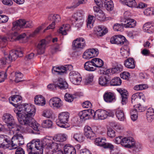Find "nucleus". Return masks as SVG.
<instances>
[{
  "label": "nucleus",
  "mask_w": 154,
  "mask_h": 154,
  "mask_svg": "<svg viewBox=\"0 0 154 154\" xmlns=\"http://www.w3.org/2000/svg\"><path fill=\"white\" fill-rule=\"evenodd\" d=\"M32 142L34 143L35 151H39L41 153H43V148L44 146H43L42 141L40 142L39 139H37L33 140Z\"/></svg>",
  "instance_id": "nucleus-23"
},
{
  "label": "nucleus",
  "mask_w": 154,
  "mask_h": 154,
  "mask_svg": "<svg viewBox=\"0 0 154 154\" xmlns=\"http://www.w3.org/2000/svg\"><path fill=\"white\" fill-rule=\"evenodd\" d=\"M107 135L110 138L114 137L116 136L115 131L111 128H109L108 130Z\"/></svg>",
  "instance_id": "nucleus-61"
},
{
  "label": "nucleus",
  "mask_w": 154,
  "mask_h": 154,
  "mask_svg": "<svg viewBox=\"0 0 154 154\" xmlns=\"http://www.w3.org/2000/svg\"><path fill=\"white\" fill-rule=\"evenodd\" d=\"M131 118L134 121L136 120L137 118V112L135 110L132 109L130 111Z\"/></svg>",
  "instance_id": "nucleus-56"
},
{
  "label": "nucleus",
  "mask_w": 154,
  "mask_h": 154,
  "mask_svg": "<svg viewBox=\"0 0 154 154\" xmlns=\"http://www.w3.org/2000/svg\"><path fill=\"white\" fill-rule=\"evenodd\" d=\"M19 112L17 113V118L20 123L22 125H27L34 130L38 131L40 125L32 118L35 115L36 109L33 105L21 106L19 109Z\"/></svg>",
  "instance_id": "nucleus-1"
},
{
  "label": "nucleus",
  "mask_w": 154,
  "mask_h": 154,
  "mask_svg": "<svg viewBox=\"0 0 154 154\" xmlns=\"http://www.w3.org/2000/svg\"><path fill=\"white\" fill-rule=\"evenodd\" d=\"M106 142L105 138L99 137L96 139L94 143L96 145L103 146L104 148H109L112 149L114 148L113 145L109 143H106Z\"/></svg>",
  "instance_id": "nucleus-8"
},
{
  "label": "nucleus",
  "mask_w": 154,
  "mask_h": 154,
  "mask_svg": "<svg viewBox=\"0 0 154 154\" xmlns=\"http://www.w3.org/2000/svg\"><path fill=\"white\" fill-rule=\"evenodd\" d=\"M85 136L88 138L93 140L95 137V135L92 130L88 131V133H85Z\"/></svg>",
  "instance_id": "nucleus-53"
},
{
  "label": "nucleus",
  "mask_w": 154,
  "mask_h": 154,
  "mask_svg": "<svg viewBox=\"0 0 154 154\" xmlns=\"http://www.w3.org/2000/svg\"><path fill=\"white\" fill-rule=\"evenodd\" d=\"M52 125V122L50 120H44L42 123V125L43 128H51Z\"/></svg>",
  "instance_id": "nucleus-47"
},
{
  "label": "nucleus",
  "mask_w": 154,
  "mask_h": 154,
  "mask_svg": "<svg viewBox=\"0 0 154 154\" xmlns=\"http://www.w3.org/2000/svg\"><path fill=\"white\" fill-rule=\"evenodd\" d=\"M120 1L125 3L126 5L130 7H135L137 5L135 0H120Z\"/></svg>",
  "instance_id": "nucleus-41"
},
{
  "label": "nucleus",
  "mask_w": 154,
  "mask_h": 154,
  "mask_svg": "<svg viewBox=\"0 0 154 154\" xmlns=\"http://www.w3.org/2000/svg\"><path fill=\"white\" fill-rule=\"evenodd\" d=\"M116 115L118 119L120 121H124L125 119L123 111L120 108H118L116 110Z\"/></svg>",
  "instance_id": "nucleus-32"
},
{
  "label": "nucleus",
  "mask_w": 154,
  "mask_h": 154,
  "mask_svg": "<svg viewBox=\"0 0 154 154\" xmlns=\"http://www.w3.org/2000/svg\"><path fill=\"white\" fill-rule=\"evenodd\" d=\"M109 81L107 77L106 76L102 75L100 76L98 80L99 84L102 86H106L107 82Z\"/></svg>",
  "instance_id": "nucleus-42"
},
{
  "label": "nucleus",
  "mask_w": 154,
  "mask_h": 154,
  "mask_svg": "<svg viewBox=\"0 0 154 154\" xmlns=\"http://www.w3.org/2000/svg\"><path fill=\"white\" fill-rule=\"evenodd\" d=\"M95 20V17L92 15H89L87 20V28L90 29L93 26L94 22Z\"/></svg>",
  "instance_id": "nucleus-34"
},
{
  "label": "nucleus",
  "mask_w": 154,
  "mask_h": 154,
  "mask_svg": "<svg viewBox=\"0 0 154 154\" xmlns=\"http://www.w3.org/2000/svg\"><path fill=\"white\" fill-rule=\"evenodd\" d=\"M11 36H9L8 38H6L5 36H0V42L3 44L5 43L7 41L9 40L11 41Z\"/></svg>",
  "instance_id": "nucleus-59"
},
{
  "label": "nucleus",
  "mask_w": 154,
  "mask_h": 154,
  "mask_svg": "<svg viewBox=\"0 0 154 154\" xmlns=\"http://www.w3.org/2000/svg\"><path fill=\"white\" fill-rule=\"evenodd\" d=\"M129 43L126 39L125 37L121 35H119V44L120 45H123V46H125L128 45Z\"/></svg>",
  "instance_id": "nucleus-43"
},
{
  "label": "nucleus",
  "mask_w": 154,
  "mask_h": 154,
  "mask_svg": "<svg viewBox=\"0 0 154 154\" xmlns=\"http://www.w3.org/2000/svg\"><path fill=\"white\" fill-rule=\"evenodd\" d=\"M35 103L38 106H43L46 104V101L44 97L41 95L35 96L34 98Z\"/></svg>",
  "instance_id": "nucleus-19"
},
{
  "label": "nucleus",
  "mask_w": 154,
  "mask_h": 154,
  "mask_svg": "<svg viewBox=\"0 0 154 154\" xmlns=\"http://www.w3.org/2000/svg\"><path fill=\"white\" fill-rule=\"evenodd\" d=\"M70 28V26L69 24L63 25L60 28L58 32L63 35H66L67 34L66 31H69Z\"/></svg>",
  "instance_id": "nucleus-36"
},
{
  "label": "nucleus",
  "mask_w": 154,
  "mask_h": 154,
  "mask_svg": "<svg viewBox=\"0 0 154 154\" xmlns=\"http://www.w3.org/2000/svg\"><path fill=\"white\" fill-rule=\"evenodd\" d=\"M66 67L62 68L57 67H54L52 69V72L53 74L62 75L66 73Z\"/></svg>",
  "instance_id": "nucleus-25"
},
{
  "label": "nucleus",
  "mask_w": 154,
  "mask_h": 154,
  "mask_svg": "<svg viewBox=\"0 0 154 154\" xmlns=\"http://www.w3.org/2000/svg\"><path fill=\"white\" fill-rule=\"evenodd\" d=\"M2 120L8 126L15 128L14 129H16L17 131L20 130L21 128L19 125L16 124L13 116L10 114H4L2 117Z\"/></svg>",
  "instance_id": "nucleus-4"
},
{
  "label": "nucleus",
  "mask_w": 154,
  "mask_h": 154,
  "mask_svg": "<svg viewBox=\"0 0 154 154\" xmlns=\"http://www.w3.org/2000/svg\"><path fill=\"white\" fill-rule=\"evenodd\" d=\"M81 76L79 73L75 71H71L69 74V78L71 81L73 80L78 77Z\"/></svg>",
  "instance_id": "nucleus-45"
},
{
  "label": "nucleus",
  "mask_w": 154,
  "mask_h": 154,
  "mask_svg": "<svg viewBox=\"0 0 154 154\" xmlns=\"http://www.w3.org/2000/svg\"><path fill=\"white\" fill-rule=\"evenodd\" d=\"M48 19L50 20L54 21L55 23V22H58L60 20V17L58 14H51L49 16Z\"/></svg>",
  "instance_id": "nucleus-44"
},
{
  "label": "nucleus",
  "mask_w": 154,
  "mask_h": 154,
  "mask_svg": "<svg viewBox=\"0 0 154 154\" xmlns=\"http://www.w3.org/2000/svg\"><path fill=\"white\" fill-rule=\"evenodd\" d=\"M84 67L86 70L89 71H94L96 70V68L94 66L92 60L85 63Z\"/></svg>",
  "instance_id": "nucleus-26"
},
{
  "label": "nucleus",
  "mask_w": 154,
  "mask_h": 154,
  "mask_svg": "<svg viewBox=\"0 0 154 154\" xmlns=\"http://www.w3.org/2000/svg\"><path fill=\"white\" fill-rule=\"evenodd\" d=\"M73 48L75 50L83 48L85 46V42L82 38H76L72 42Z\"/></svg>",
  "instance_id": "nucleus-10"
},
{
  "label": "nucleus",
  "mask_w": 154,
  "mask_h": 154,
  "mask_svg": "<svg viewBox=\"0 0 154 154\" xmlns=\"http://www.w3.org/2000/svg\"><path fill=\"white\" fill-rule=\"evenodd\" d=\"M53 138L49 137L46 136L42 140L43 146L47 148H50L53 149V145L54 143H58L53 142L52 141Z\"/></svg>",
  "instance_id": "nucleus-15"
},
{
  "label": "nucleus",
  "mask_w": 154,
  "mask_h": 154,
  "mask_svg": "<svg viewBox=\"0 0 154 154\" xmlns=\"http://www.w3.org/2000/svg\"><path fill=\"white\" fill-rule=\"evenodd\" d=\"M129 51L128 45H127L122 47L120 52L122 57L124 58H127L129 55Z\"/></svg>",
  "instance_id": "nucleus-30"
},
{
  "label": "nucleus",
  "mask_w": 154,
  "mask_h": 154,
  "mask_svg": "<svg viewBox=\"0 0 154 154\" xmlns=\"http://www.w3.org/2000/svg\"><path fill=\"white\" fill-rule=\"evenodd\" d=\"M9 100L10 103L16 107L14 111V112L16 113L17 116V113L19 112V109L21 106H25L26 104L31 105L30 104L26 103H23L20 105L19 104L20 103H18V102L22 100V97L18 95L12 96L9 97Z\"/></svg>",
  "instance_id": "nucleus-5"
},
{
  "label": "nucleus",
  "mask_w": 154,
  "mask_h": 154,
  "mask_svg": "<svg viewBox=\"0 0 154 154\" xmlns=\"http://www.w3.org/2000/svg\"><path fill=\"white\" fill-rule=\"evenodd\" d=\"M67 135L65 134H59L56 135L54 138V140L57 142H63L66 140Z\"/></svg>",
  "instance_id": "nucleus-35"
},
{
  "label": "nucleus",
  "mask_w": 154,
  "mask_h": 154,
  "mask_svg": "<svg viewBox=\"0 0 154 154\" xmlns=\"http://www.w3.org/2000/svg\"><path fill=\"white\" fill-rule=\"evenodd\" d=\"M108 29L102 26H98L95 27L94 33L97 36H102L108 32Z\"/></svg>",
  "instance_id": "nucleus-16"
},
{
  "label": "nucleus",
  "mask_w": 154,
  "mask_h": 154,
  "mask_svg": "<svg viewBox=\"0 0 154 154\" xmlns=\"http://www.w3.org/2000/svg\"><path fill=\"white\" fill-rule=\"evenodd\" d=\"M75 26L78 28L81 27L83 25L84 22L83 19H79V18L77 17L75 19Z\"/></svg>",
  "instance_id": "nucleus-54"
},
{
  "label": "nucleus",
  "mask_w": 154,
  "mask_h": 154,
  "mask_svg": "<svg viewBox=\"0 0 154 154\" xmlns=\"http://www.w3.org/2000/svg\"><path fill=\"white\" fill-rule=\"evenodd\" d=\"M129 12H125L124 13L125 19H124L123 26L125 28H134L136 25V22L133 19L129 18Z\"/></svg>",
  "instance_id": "nucleus-6"
},
{
  "label": "nucleus",
  "mask_w": 154,
  "mask_h": 154,
  "mask_svg": "<svg viewBox=\"0 0 154 154\" xmlns=\"http://www.w3.org/2000/svg\"><path fill=\"white\" fill-rule=\"evenodd\" d=\"M122 66L120 64H119L112 68L111 69V71L113 73H118L122 71Z\"/></svg>",
  "instance_id": "nucleus-48"
},
{
  "label": "nucleus",
  "mask_w": 154,
  "mask_h": 154,
  "mask_svg": "<svg viewBox=\"0 0 154 154\" xmlns=\"http://www.w3.org/2000/svg\"><path fill=\"white\" fill-rule=\"evenodd\" d=\"M134 150L136 152H138L140 151L142 149V146L139 143H135L134 144V147H133Z\"/></svg>",
  "instance_id": "nucleus-57"
},
{
  "label": "nucleus",
  "mask_w": 154,
  "mask_h": 154,
  "mask_svg": "<svg viewBox=\"0 0 154 154\" xmlns=\"http://www.w3.org/2000/svg\"><path fill=\"white\" fill-rule=\"evenodd\" d=\"M77 97L75 94H72L69 93H66L64 96L65 100L67 102H71L73 100Z\"/></svg>",
  "instance_id": "nucleus-38"
},
{
  "label": "nucleus",
  "mask_w": 154,
  "mask_h": 154,
  "mask_svg": "<svg viewBox=\"0 0 154 154\" xmlns=\"http://www.w3.org/2000/svg\"><path fill=\"white\" fill-rule=\"evenodd\" d=\"M103 98L105 101L107 103H111L115 101L114 94L110 92L105 93L103 95Z\"/></svg>",
  "instance_id": "nucleus-21"
},
{
  "label": "nucleus",
  "mask_w": 154,
  "mask_h": 154,
  "mask_svg": "<svg viewBox=\"0 0 154 154\" xmlns=\"http://www.w3.org/2000/svg\"><path fill=\"white\" fill-rule=\"evenodd\" d=\"M11 41L14 40H21L23 39L26 36V34L25 33H23L20 35L16 32H15L11 35Z\"/></svg>",
  "instance_id": "nucleus-28"
},
{
  "label": "nucleus",
  "mask_w": 154,
  "mask_h": 154,
  "mask_svg": "<svg viewBox=\"0 0 154 154\" xmlns=\"http://www.w3.org/2000/svg\"><path fill=\"white\" fill-rule=\"evenodd\" d=\"M3 53L6 57L7 62V63H10L13 61H14L18 57V51L12 50L10 51L9 55L8 56L7 51H4Z\"/></svg>",
  "instance_id": "nucleus-11"
},
{
  "label": "nucleus",
  "mask_w": 154,
  "mask_h": 154,
  "mask_svg": "<svg viewBox=\"0 0 154 154\" xmlns=\"http://www.w3.org/2000/svg\"><path fill=\"white\" fill-rule=\"evenodd\" d=\"M123 24V23H122V24L117 23L115 24L113 27V29L117 31H122L124 27Z\"/></svg>",
  "instance_id": "nucleus-51"
},
{
  "label": "nucleus",
  "mask_w": 154,
  "mask_h": 154,
  "mask_svg": "<svg viewBox=\"0 0 154 154\" xmlns=\"http://www.w3.org/2000/svg\"><path fill=\"white\" fill-rule=\"evenodd\" d=\"M84 14V12L82 10H81L77 11L76 13L75 14L74 17L76 18L78 17L79 19H83V16Z\"/></svg>",
  "instance_id": "nucleus-64"
},
{
  "label": "nucleus",
  "mask_w": 154,
  "mask_h": 154,
  "mask_svg": "<svg viewBox=\"0 0 154 154\" xmlns=\"http://www.w3.org/2000/svg\"><path fill=\"white\" fill-rule=\"evenodd\" d=\"M148 88V85L146 84H142L136 85L134 86V89L135 90L139 91L146 89Z\"/></svg>",
  "instance_id": "nucleus-49"
},
{
  "label": "nucleus",
  "mask_w": 154,
  "mask_h": 154,
  "mask_svg": "<svg viewBox=\"0 0 154 154\" xmlns=\"http://www.w3.org/2000/svg\"><path fill=\"white\" fill-rule=\"evenodd\" d=\"M104 4L105 7L107 10L111 11L113 9L114 4L112 0H105Z\"/></svg>",
  "instance_id": "nucleus-37"
},
{
  "label": "nucleus",
  "mask_w": 154,
  "mask_h": 154,
  "mask_svg": "<svg viewBox=\"0 0 154 154\" xmlns=\"http://www.w3.org/2000/svg\"><path fill=\"white\" fill-rule=\"evenodd\" d=\"M13 131L15 134L11 138V141L8 143L9 144L8 149L10 150H12L17 149L20 145L24 144V139L23 136L20 134H19V131H16V129H14Z\"/></svg>",
  "instance_id": "nucleus-2"
},
{
  "label": "nucleus",
  "mask_w": 154,
  "mask_h": 154,
  "mask_svg": "<svg viewBox=\"0 0 154 154\" xmlns=\"http://www.w3.org/2000/svg\"><path fill=\"white\" fill-rule=\"evenodd\" d=\"M124 65L127 68L133 69L135 67V62L132 58H129L124 61Z\"/></svg>",
  "instance_id": "nucleus-22"
},
{
  "label": "nucleus",
  "mask_w": 154,
  "mask_h": 154,
  "mask_svg": "<svg viewBox=\"0 0 154 154\" xmlns=\"http://www.w3.org/2000/svg\"><path fill=\"white\" fill-rule=\"evenodd\" d=\"M27 150L28 154L35 151L34 143L32 142V140L27 144Z\"/></svg>",
  "instance_id": "nucleus-39"
},
{
  "label": "nucleus",
  "mask_w": 154,
  "mask_h": 154,
  "mask_svg": "<svg viewBox=\"0 0 154 154\" xmlns=\"http://www.w3.org/2000/svg\"><path fill=\"white\" fill-rule=\"evenodd\" d=\"M143 12L144 14L147 16L153 15L154 14L153 11V9L150 8H147Z\"/></svg>",
  "instance_id": "nucleus-63"
},
{
  "label": "nucleus",
  "mask_w": 154,
  "mask_h": 154,
  "mask_svg": "<svg viewBox=\"0 0 154 154\" xmlns=\"http://www.w3.org/2000/svg\"><path fill=\"white\" fill-rule=\"evenodd\" d=\"M73 138L75 140L79 142L83 141L84 139L82 134L79 133L74 134L73 135Z\"/></svg>",
  "instance_id": "nucleus-46"
},
{
  "label": "nucleus",
  "mask_w": 154,
  "mask_h": 154,
  "mask_svg": "<svg viewBox=\"0 0 154 154\" xmlns=\"http://www.w3.org/2000/svg\"><path fill=\"white\" fill-rule=\"evenodd\" d=\"M122 83V80L121 79L117 77H114L110 81V84L111 85L119 86Z\"/></svg>",
  "instance_id": "nucleus-40"
},
{
  "label": "nucleus",
  "mask_w": 154,
  "mask_h": 154,
  "mask_svg": "<svg viewBox=\"0 0 154 154\" xmlns=\"http://www.w3.org/2000/svg\"><path fill=\"white\" fill-rule=\"evenodd\" d=\"M107 111L102 109H98L95 112L94 110L93 119L95 120L104 119L107 117Z\"/></svg>",
  "instance_id": "nucleus-12"
},
{
  "label": "nucleus",
  "mask_w": 154,
  "mask_h": 154,
  "mask_svg": "<svg viewBox=\"0 0 154 154\" xmlns=\"http://www.w3.org/2000/svg\"><path fill=\"white\" fill-rule=\"evenodd\" d=\"M69 114L67 112H60L58 115V119L56 121L57 125L61 128H67L66 124L69 121Z\"/></svg>",
  "instance_id": "nucleus-3"
},
{
  "label": "nucleus",
  "mask_w": 154,
  "mask_h": 154,
  "mask_svg": "<svg viewBox=\"0 0 154 154\" xmlns=\"http://www.w3.org/2000/svg\"><path fill=\"white\" fill-rule=\"evenodd\" d=\"M55 84L57 87L62 89H64L68 87V85L64 79L61 78L58 79Z\"/></svg>",
  "instance_id": "nucleus-20"
},
{
  "label": "nucleus",
  "mask_w": 154,
  "mask_h": 154,
  "mask_svg": "<svg viewBox=\"0 0 154 154\" xmlns=\"http://www.w3.org/2000/svg\"><path fill=\"white\" fill-rule=\"evenodd\" d=\"M97 16L99 20H103L104 19L107 20L105 17V15L103 12L102 10H100L97 13Z\"/></svg>",
  "instance_id": "nucleus-55"
},
{
  "label": "nucleus",
  "mask_w": 154,
  "mask_h": 154,
  "mask_svg": "<svg viewBox=\"0 0 154 154\" xmlns=\"http://www.w3.org/2000/svg\"><path fill=\"white\" fill-rule=\"evenodd\" d=\"M135 108L133 109L134 110H135L136 112H142L143 111L146 109V108L143 107L140 104L137 105L136 106H135Z\"/></svg>",
  "instance_id": "nucleus-60"
},
{
  "label": "nucleus",
  "mask_w": 154,
  "mask_h": 154,
  "mask_svg": "<svg viewBox=\"0 0 154 154\" xmlns=\"http://www.w3.org/2000/svg\"><path fill=\"white\" fill-rule=\"evenodd\" d=\"M135 143L134 140L132 138L130 137L128 145L126 146V148H133V147H134Z\"/></svg>",
  "instance_id": "nucleus-58"
},
{
  "label": "nucleus",
  "mask_w": 154,
  "mask_h": 154,
  "mask_svg": "<svg viewBox=\"0 0 154 154\" xmlns=\"http://www.w3.org/2000/svg\"><path fill=\"white\" fill-rule=\"evenodd\" d=\"M11 138L4 134L0 135V147L4 149L8 148L10 142Z\"/></svg>",
  "instance_id": "nucleus-13"
},
{
  "label": "nucleus",
  "mask_w": 154,
  "mask_h": 154,
  "mask_svg": "<svg viewBox=\"0 0 154 154\" xmlns=\"http://www.w3.org/2000/svg\"><path fill=\"white\" fill-rule=\"evenodd\" d=\"M93 66L95 67L102 68L103 65V61L101 59L97 58H94L92 59Z\"/></svg>",
  "instance_id": "nucleus-27"
},
{
  "label": "nucleus",
  "mask_w": 154,
  "mask_h": 154,
  "mask_svg": "<svg viewBox=\"0 0 154 154\" xmlns=\"http://www.w3.org/2000/svg\"><path fill=\"white\" fill-rule=\"evenodd\" d=\"M61 144L60 143H54L53 145V154H64L63 151L61 149Z\"/></svg>",
  "instance_id": "nucleus-24"
},
{
  "label": "nucleus",
  "mask_w": 154,
  "mask_h": 154,
  "mask_svg": "<svg viewBox=\"0 0 154 154\" xmlns=\"http://www.w3.org/2000/svg\"><path fill=\"white\" fill-rule=\"evenodd\" d=\"M46 45V42L45 40L43 39L38 43L37 46V54H43L44 52Z\"/></svg>",
  "instance_id": "nucleus-18"
},
{
  "label": "nucleus",
  "mask_w": 154,
  "mask_h": 154,
  "mask_svg": "<svg viewBox=\"0 0 154 154\" xmlns=\"http://www.w3.org/2000/svg\"><path fill=\"white\" fill-rule=\"evenodd\" d=\"M63 148L65 154H76V150L72 146L66 145L64 146Z\"/></svg>",
  "instance_id": "nucleus-29"
},
{
  "label": "nucleus",
  "mask_w": 154,
  "mask_h": 154,
  "mask_svg": "<svg viewBox=\"0 0 154 154\" xmlns=\"http://www.w3.org/2000/svg\"><path fill=\"white\" fill-rule=\"evenodd\" d=\"M15 81L17 83L19 82L22 81V79L23 77V75L20 72H17L15 73Z\"/></svg>",
  "instance_id": "nucleus-52"
},
{
  "label": "nucleus",
  "mask_w": 154,
  "mask_h": 154,
  "mask_svg": "<svg viewBox=\"0 0 154 154\" xmlns=\"http://www.w3.org/2000/svg\"><path fill=\"white\" fill-rule=\"evenodd\" d=\"M147 120L149 122H152L154 119V110L152 108H149L146 113Z\"/></svg>",
  "instance_id": "nucleus-33"
},
{
  "label": "nucleus",
  "mask_w": 154,
  "mask_h": 154,
  "mask_svg": "<svg viewBox=\"0 0 154 154\" xmlns=\"http://www.w3.org/2000/svg\"><path fill=\"white\" fill-rule=\"evenodd\" d=\"M144 32L150 33L154 32V26L149 23H145L143 26Z\"/></svg>",
  "instance_id": "nucleus-31"
},
{
  "label": "nucleus",
  "mask_w": 154,
  "mask_h": 154,
  "mask_svg": "<svg viewBox=\"0 0 154 154\" xmlns=\"http://www.w3.org/2000/svg\"><path fill=\"white\" fill-rule=\"evenodd\" d=\"M25 20L23 19H20L13 23V27L12 30H18L20 28H24Z\"/></svg>",
  "instance_id": "nucleus-17"
},
{
  "label": "nucleus",
  "mask_w": 154,
  "mask_h": 154,
  "mask_svg": "<svg viewBox=\"0 0 154 154\" xmlns=\"http://www.w3.org/2000/svg\"><path fill=\"white\" fill-rule=\"evenodd\" d=\"M94 110L92 109H88L83 110L79 113L80 119L84 120L89 119V118L93 117Z\"/></svg>",
  "instance_id": "nucleus-14"
},
{
  "label": "nucleus",
  "mask_w": 154,
  "mask_h": 154,
  "mask_svg": "<svg viewBox=\"0 0 154 154\" xmlns=\"http://www.w3.org/2000/svg\"><path fill=\"white\" fill-rule=\"evenodd\" d=\"M50 106L54 109H61L63 106L61 100L58 97H54L51 99L49 101Z\"/></svg>",
  "instance_id": "nucleus-7"
},
{
  "label": "nucleus",
  "mask_w": 154,
  "mask_h": 154,
  "mask_svg": "<svg viewBox=\"0 0 154 154\" xmlns=\"http://www.w3.org/2000/svg\"><path fill=\"white\" fill-rule=\"evenodd\" d=\"M21 128L19 131H22L23 132L28 133H34V131H32L31 127L29 126L26 127L22 128L21 126H19Z\"/></svg>",
  "instance_id": "nucleus-50"
},
{
  "label": "nucleus",
  "mask_w": 154,
  "mask_h": 154,
  "mask_svg": "<svg viewBox=\"0 0 154 154\" xmlns=\"http://www.w3.org/2000/svg\"><path fill=\"white\" fill-rule=\"evenodd\" d=\"M52 115V112L48 109H46L42 113V116L47 118H50Z\"/></svg>",
  "instance_id": "nucleus-62"
},
{
  "label": "nucleus",
  "mask_w": 154,
  "mask_h": 154,
  "mask_svg": "<svg viewBox=\"0 0 154 154\" xmlns=\"http://www.w3.org/2000/svg\"><path fill=\"white\" fill-rule=\"evenodd\" d=\"M98 54L99 51L97 49H89L84 53L82 57L84 59L88 60L97 56Z\"/></svg>",
  "instance_id": "nucleus-9"
}]
</instances>
